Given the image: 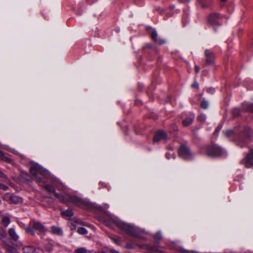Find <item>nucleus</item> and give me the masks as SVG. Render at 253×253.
<instances>
[{
  "label": "nucleus",
  "mask_w": 253,
  "mask_h": 253,
  "mask_svg": "<svg viewBox=\"0 0 253 253\" xmlns=\"http://www.w3.org/2000/svg\"><path fill=\"white\" fill-rule=\"evenodd\" d=\"M117 225L126 234L139 239L142 238V233L143 231L139 228L123 222H118Z\"/></svg>",
  "instance_id": "obj_1"
},
{
  "label": "nucleus",
  "mask_w": 253,
  "mask_h": 253,
  "mask_svg": "<svg viewBox=\"0 0 253 253\" xmlns=\"http://www.w3.org/2000/svg\"><path fill=\"white\" fill-rule=\"evenodd\" d=\"M55 197L60 202L64 204L68 205L73 204L79 207L85 205L84 201L77 196L55 193Z\"/></svg>",
  "instance_id": "obj_2"
},
{
  "label": "nucleus",
  "mask_w": 253,
  "mask_h": 253,
  "mask_svg": "<svg viewBox=\"0 0 253 253\" xmlns=\"http://www.w3.org/2000/svg\"><path fill=\"white\" fill-rule=\"evenodd\" d=\"M30 172L34 176L38 182L43 184L44 178L48 174V172L38 165H33L31 167Z\"/></svg>",
  "instance_id": "obj_3"
},
{
  "label": "nucleus",
  "mask_w": 253,
  "mask_h": 253,
  "mask_svg": "<svg viewBox=\"0 0 253 253\" xmlns=\"http://www.w3.org/2000/svg\"><path fill=\"white\" fill-rule=\"evenodd\" d=\"M207 153L210 156H220L224 153V150L221 147L215 144H212L207 148Z\"/></svg>",
  "instance_id": "obj_4"
},
{
  "label": "nucleus",
  "mask_w": 253,
  "mask_h": 253,
  "mask_svg": "<svg viewBox=\"0 0 253 253\" xmlns=\"http://www.w3.org/2000/svg\"><path fill=\"white\" fill-rule=\"evenodd\" d=\"M240 164L243 165L246 168H251L253 167V149L250 150L243 159L240 162Z\"/></svg>",
  "instance_id": "obj_5"
},
{
  "label": "nucleus",
  "mask_w": 253,
  "mask_h": 253,
  "mask_svg": "<svg viewBox=\"0 0 253 253\" xmlns=\"http://www.w3.org/2000/svg\"><path fill=\"white\" fill-rule=\"evenodd\" d=\"M252 135L253 133L252 131H250L249 133L241 134L239 137L237 145L241 147L246 146L249 142V139Z\"/></svg>",
  "instance_id": "obj_6"
},
{
  "label": "nucleus",
  "mask_w": 253,
  "mask_h": 253,
  "mask_svg": "<svg viewBox=\"0 0 253 253\" xmlns=\"http://www.w3.org/2000/svg\"><path fill=\"white\" fill-rule=\"evenodd\" d=\"M179 156L186 160H189L192 158V154L189 148L185 146H181L178 150Z\"/></svg>",
  "instance_id": "obj_7"
},
{
  "label": "nucleus",
  "mask_w": 253,
  "mask_h": 253,
  "mask_svg": "<svg viewBox=\"0 0 253 253\" xmlns=\"http://www.w3.org/2000/svg\"><path fill=\"white\" fill-rule=\"evenodd\" d=\"M206 62L207 65H212L214 62V55L210 49H206L205 51Z\"/></svg>",
  "instance_id": "obj_8"
},
{
  "label": "nucleus",
  "mask_w": 253,
  "mask_h": 253,
  "mask_svg": "<svg viewBox=\"0 0 253 253\" xmlns=\"http://www.w3.org/2000/svg\"><path fill=\"white\" fill-rule=\"evenodd\" d=\"M219 18L220 16L218 13L211 14L209 16V22L213 27L219 25L220 24L218 22V19H219Z\"/></svg>",
  "instance_id": "obj_9"
},
{
  "label": "nucleus",
  "mask_w": 253,
  "mask_h": 253,
  "mask_svg": "<svg viewBox=\"0 0 253 253\" xmlns=\"http://www.w3.org/2000/svg\"><path fill=\"white\" fill-rule=\"evenodd\" d=\"M167 138V134L163 130H160L156 133L153 139V142H157L161 140H166Z\"/></svg>",
  "instance_id": "obj_10"
},
{
  "label": "nucleus",
  "mask_w": 253,
  "mask_h": 253,
  "mask_svg": "<svg viewBox=\"0 0 253 253\" xmlns=\"http://www.w3.org/2000/svg\"><path fill=\"white\" fill-rule=\"evenodd\" d=\"M3 249L5 250V253H16L17 252L15 248L9 245L5 242H4Z\"/></svg>",
  "instance_id": "obj_11"
},
{
  "label": "nucleus",
  "mask_w": 253,
  "mask_h": 253,
  "mask_svg": "<svg viewBox=\"0 0 253 253\" xmlns=\"http://www.w3.org/2000/svg\"><path fill=\"white\" fill-rule=\"evenodd\" d=\"M33 227L34 229L41 233H44L46 231L44 226L40 222H34L33 224Z\"/></svg>",
  "instance_id": "obj_12"
},
{
  "label": "nucleus",
  "mask_w": 253,
  "mask_h": 253,
  "mask_svg": "<svg viewBox=\"0 0 253 253\" xmlns=\"http://www.w3.org/2000/svg\"><path fill=\"white\" fill-rule=\"evenodd\" d=\"M194 117V115L193 114H191L188 117L182 121L183 125L185 126H190L192 124Z\"/></svg>",
  "instance_id": "obj_13"
},
{
  "label": "nucleus",
  "mask_w": 253,
  "mask_h": 253,
  "mask_svg": "<svg viewBox=\"0 0 253 253\" xmlns=\"http://www.w3.org/2000/svg\"><path fill=\"white\" fill-rule=\"evenodd\" d=\"M8 234L10 238L14 241H17L19 239V236L14 228H10L8 230Z\"/></svg>",
  "instance_id": "obj_14"
},
{
  "label": "nucleus",
  "mask_w": 253,
  "mask_h": 253,
  "mask_svg": "<svg viewBox=\"0 0 253 253\" xmlns=\"http://www.w3.org/2000/svg\"><path fill=\"white\" fill-rule=\"evenodd\" d=\"M51 232L52 233L58 236H61L63 235V231L62 229L55 226H52L51 227Z\"/></svg>",
  "instance_id": "obj_15"
},
{
  "label": "nucleus",
  "mask_w": 253,
  "mask_h": 253,
  "mask_svg": "<svg viewBox=\"0 0 253 253\" xmlns=\"http://www.w3.org/2000/svg\"><path fill=\"white\" fill-rule=\"evenodd\" d=\"M10 202L12 203L18 204L22 202V199L16 195H11L9 198Z\"/></svg>",
  "instance_id": "obj_16"
},
{
  "label": "nucleus",
  "mask_w": 253,
  "mask_h": 253,
  "mask_svg": "<svg viewBox=\"0 0 253 253\" xmlns=\"http://www.w3.org/2000/svg\"><path fill=\"white\" fill-rule=\"evenodd\" d=\"M0 159L5 162L11 163L12 160L10 158L5 155L3 152L0 150Z\"/></svg>",
  "instance_id": "obj_17"
},
{
  "label": "nucleus",
  "mask_w": 253,
  "mask_h": 253,
  "mask_svg": "<svg viewBox=\"0 0 253 253\" xmlns=\"http://www.w3.org/2000/svg\"><path fill=\"white\" fill-rule=\"evenodd\" d=\"M174 8V6H171L169 7V8L167 9H164L163 8H159V9L158 10L160 11L161 14H162L163 13H166L167 14H168L169 15V16H171L173 15V13H171L169 12V11L173 9Z\"/></svg>",
  "instance_id": "obj_18"
},
{
  "label": "nucleus",
  "mask_w": 253,
  "mask_h": 253,
  "mask_svg": "<svg viewBox=\"0 0 253 253\" xmlns=\"http://www.w3.org/2000/svg\"><path fill=\"white\" fill-rule=\"evenodd\" d=\"M34 251V248L31 246H25L23 248V253H33Z\"/></svg>",
  "instance_id": "obj_19"
},
{
  "label": "nucleus",
  "mask_w": 253,
  "mask_h": 253,
  "mask_svg": "<svg viewBox=\"0 0 253 253\" xmlns=\"http://www.w3.org/2000/svg\"><path fill=\"white\" fill-rule=\"evenodd\" d=\"M61 214L63 216L71 217L73 215V211L71 209H67L66 211H62Z\"/></svg>",
  "instance_id": "obj_20"
},
{
  "label": "nucleus",
  "mask_w": 253,
  "mask_h": 253,
  "mask_svg": "<svg viewBox=\"0 0 253 253\" xmlns=\"http://www.w3.org/2000/svg\"><path fill=\"white\" fill-rule=\"evenodd\" d=\"M11 220L9 217L7 216H4L3 217L1 220V223L4 226L7 227L10 223Z\"/></svg>",
  "instance_id": "obj_21"
},
{
  "label": "nucleus",
  "mask_w": 253,
  "mask_h": 253,
  "mask_svg": "<svg viewBox=\"0 0 253 253\" xmlns=\"http://www.w3.org/2000/svg\"><path fill=\"white\" fill-rule=\"evenodd\" d=\"M43 187L48 192L53 193L55 196V193H57L55 192L54 187L53 186H52V185L45 184V185H43Z\"/></svg>",
  "instance_id": "obj_22"
},
{
  "label": "nucleus",
  "mask_w": 253,
  "mask_h": 253,
  "mask_svg": "<svg viewBox=\"0 0 253 253\" xmlns=\"http://www.w3.org/2000/svg\"><path fill=\"white\" fill-rule=\"evenodd\" d=\"M244 108L247 111L253 113V104L252 103H246L244 105Z\"/></svg>",
  "instance_id": "obj_23"
},
{
  "label": "nucleus",
  "mask_w": 253,
  "mask_h": 253,
  "mask_svg": "<svg viewBox=\"0 0 253 253\" xmlns=\"http://www.w3.org/2000/svg\"><path fill=\"white\" fill-rule=\"evenodd\" d=\"M153 238L156 242H160L162 239V236L161 232H158L156 233L154 235Z\"/></svg>",
  "instance_id": "obj_24"
},
{
  "label": "nucleus",
  "mask_w": 253,
  "mask_h": 253,
  "mask_svg": "<svg viewBox=\"0 0 253 253\" xmlns=\"http://www.w3.org/2000/svg\"><path fill=\"white\" fill-rule=\"evenodd\" d=\"M6 236V233L4 232L2 227H0V240L4 243V239Z\"/></svg>",
  "instance_id": "obj_25"
},
{
  "label": "nucleus",
  "mask_w": 253,
  "mask_h": 253,
  "mask_svg": "<svg viewBox=\"0 0 253 253\" xmlns=\"http://www.w3.org/2000/svg\"><path fill=\"white\" fill-rule=\"evenodd\" d=\"M209 106V102L207 100H203L201 101L200 106L204 109H207L208 108Z\"/></svg>",
  "instance_id": "obj_26"
},
{
  "label": "nucleus",
  "mask_w": 253,
  "mask_h": 253,
  "mask_svg": "<svg viewBox=\"0 0 253 253\" xmlns=\"http://www.w3.org/2000/svg\"><path fill=\"white\" fill-rule=\"evenodd\" d=\"M77 232L79 234L81 235H85L88 233L87 230L84 228V227H79L77 229Z\"/></svg>",
  "instance_id": "obj_27"
},
{
  "label": "nucleus",
  "mask_w": 253,
  "mask_h": 253,
  "mask_svg": "<svg viewBox=\"0 0 253 253\" xmlns=\"http://www.w3.org/2000/svg\"><path fill=\"white\" fill-rule=\"evenodd\" d=\"M25 231L27 233H28L29 234H30L32 236L35 235V232L34 231L33 229L32 228H31V227H29V226L26 227L25 228Z\"/></svg>",
  "instance_id": "obj_28"
},
{
  "label": "nucleus",
  "mask_w": 253,
  "mask_h": 253,
  "mask_svg": "<svg viewBox=\"0 0 253 253\" xmlns=\"http://www.w3.org/2000/svg\"><path fill=\"white\" fill-rule=\"evenodd\" d=\"M235 132L234 130L229 129L227 130L224 132V134L226 137H230L234 135Z\"/></svg>",
  "instance_id": "obj_29"
},
{
  "label": "nucleus",
  "mask_w": 253,
  "mask_h": 253,
  "mask_svg": "<svg viewBox=\"0 0 253 253\" xmlns=\"http://www.w3.org/2000/svg\"><path fill=\"white\" fill-rule=\"evenodd\" d=\"M198 1L203 8L208 7L210 6V3L205 0H198Z\"/></svg>",
  "instance_id": "obj_30"
},
{
  "label": "nucleus",
  "mask_w": 253,
  "mask_h": 253,
  "mask_svg": "<svg viewBox=\"0 0 253 253\" xmlns=\"http://www.w3.org/2000/svg\"><path fill=\"white\" fill-rule=\"evenodd\" d=\"M151 38L156 42L158 41V33L155 30H154L151 34Z\"/></svg>",
  "instance_id": "obj_31"
},
{
  "label": "nucleus",
  "mask_w": 253,
  "mask_h": 253,
  "mask_svg": "<svg viewBox=\"0 0 253 253\" xmlns=\"http://www.w3.org/2000/svg\"><path fill=\"white\" fill-rule=\"evenodd\" d=\"M0 177L3 179L4 181L5 182H8L9 181L7 176L3 173L2 171L0 172Z\"/></svg>",
  "instance_id": "obj_32"
},
{
  "label": "nucleus",
  "mask_w": 253,
  "mask_h": 253,
  "mask_svg": "<svg viewBox=\"0 0 253 253\" xmlns=\"http://www.w3.org/2000/svg\"><path fill=\"white\" fill-rule=\"evenodd\" d=\"M75 253H87L86 249L84 248H80L75 251Z\"/></svg>",
  "instance_id": "obj_33"
},
{
  "label": "nucleus",
  "mask_w": 253,
  "mask_h": 253,
  "mask_svg": "<svg viewBox=\"0 0 253 253\" xmlns=\"http://www.w3.org/2000/svg\"><path fill=\"white\" fill-rule=\"evenodd\" d=\"M232 114L234 117H237L240 115V111L238 108H235L232 110Z\"/></svg>",
  "instance_id": "obj_34"
},
{
  "label": "nucleus",
  "mask_w": 253,
  "mask_h": 253,
  "mask_svg": "<svg viewBox=\"0 0 253 253\" xmlns=\"http://www.w3.org/2000/svg\"><path fill=\"white\" fill-rule=\"evenodd\" d=\"M206 116L205 114H201L198 117V120L200 122H205L206 120Z\"/></svg>",
  "instance_id": "obj_35"
},
{
  "label": "nucleus",
  "mask_w": 253,
  "mask_h": 253,
  "mask_svg": "<svg viewBox=\"0 0 253 253\" xmlns=\"http://www.w3.org/2000/svg\"><path fill=\"white\" fill-rule=\"evenodd\" d=\"M166 157L168 159H170V158L174 159L175 156L173 154H171L170 153H167L166 154Z\"/></svg>",
  "instance_id": "obj_36"
},
{
  "label": "nucleus",
  "mask_w": 253,
  "mask_h": 253,
  "mask_svg": "<svg viewBox=\"0 0 253 253\" xmlns=\"http://www.w3.org/2000/svg\"><path fill=\"white\" fill-rule=\"evenodd\" d=\"M112 240L117 245H121L122 244V241L120 238H112Z\"/></svg>",
  "instance_id": "obj_37"
},
{
  "label": "nucleus",
  "mask_w": 253,
  "mask_h": 253,
  "mask_svg": "<svg viewBox=\"0 0 253 253\" xmlns=\"http://www.w3.org/2000/svg\"><path fill=\"white\" fill-rule=\"evenodd\" d=\"M0 189L6 191L8 189V187L2 183H0Z\"/></svg>",
  "instance_id": "obj_38"
},
{
  "label": "nucleus",
  "mask_w": 253,
  "mask_h": 253,
  "mask_svg": "<svg viewBox=\"0 0 253 253\" xmlns=\"http://www.w3.org/2000/svg\"><path fill=\"white\" fill-rule=\"evenodd\" d=\"M156 42L159 45H162L165 44L166 43V41L163 39H158V41Z\"/></svg>",
  "instance_id": "obj_39"
},
{
  "label": "nucleus",
  "mask_w": 253,
  "mask_h": 253,
  "mask_svg": "<svg viewBox=\"0 0 253 253\" xmlns=\"http://www.w3.org/2000/svg\"><path fill=\"white\" fill-rule=\"evenodd\" d=\"M147 249L153 251H159L157 247L148 246Z\"/></svg>",
  "instance_id": "obj_40"
},
{
  "label": "nucleus",
  "mask_w": 253,
  "mask_h": 253,
  "mask_svg": "<svg viewBox=\"0 0 253 253\" xmlns=\"http://www.w3.org/2000/svg\"><path fill=\"white\" fill-rule=\"evenodd\" d=\"M221 126H217V127L216 128V130H215V131L214 132V135H217L218 132L221 130Z\"/></svg>",
  "instance_id": "obj_41"
},
{
  "label": "nucleus",
  "mask_w": 253,
  "mask_h": 253,
  "mask_svg": "<svg viewBox=\"0 0 253 253\" xmlns=\"http://www.w3.org/2000/svg\"><path fill=\"white\" fill-rule=\"evenodd\" d=\"M192 87L193 88H198L199 87V84L197 82H194L193 84L192 85Z\"/></svg>",
  "instance_id": "obj_42"
},
{
  "label": "nucleus",
  "mask_w": 253,
  "mask_h": 253,
  "mask_svg": "<svg viewBox=\"0 0 253 253\" xmlns=\"http://www.w3.org/2000/svg\"><path fill=\"white\" fill-rule=\"evenodd\" d=\"M195 72L196 74H198L200 72V68L198 66H195Z\"/></svg>",
  "instance_id": "obj_43"
},
{
  "label": "nucleus",
  "mask_w": 253,
  "mask_h": 253,
  "mask_svg": "<svg viewBox=\"0 0 253 253\" xmlns=\"http://www.w3.org/2000/svg\"><path fill=\"white\" fill-rule=\"evenodd\" d=\"M181 251L182 252H184V253H194V251H188V250H181Z\"/></svg>",
  "instance_id": "obj_44"
},
{
  "label": "nucleus",
  "mask_w": 253,
  "mask_h": 253,
  "mask_svg": "<svg viewBox=\"0 0 253 253\" xmlns=\"http://www.w3.org/2000/svg\"><path fill=\"white\" fill-rule=\"evenodd\" d=\"M215 91V90L214 88H210L209 90H208V92L209 93H214Z\"/></svg>",
  "instance_id": "obj_45"
},
{
  "label": "nucleus",
  "mask_w": 253,
  "mask_h": 253,
  "mask_svg": "<svg viewBox=\"0 0 253 253\" xmlns=\"http://www.w3.org/2000/svg\"><path fill=\"white\" fill-rule=\"evenodd\" d=\"M126 247L128 249H132V246L131 245H130V244L126 245Z\"/></svg>",
  "instance_id": "obj_46"
},
{
  "label": "nucleus",
  "mask_w": 253,
  "mask_h": 253,
  "mask_svg": "<svg viewBox=\"0 0 253 253\" xmlns=\"http://www.w3.org/2000/svg\"><path fill=\"white\" fill-rule=\"evenodd\" d=\"M76 228V226L74 224H73L71 226V228L72 230H74Z\"/></svg>",
  "instance_id": "obj_47"
},
{
  "label": "nucleus",
  "mask_w": 253,
  "mask_h": 253,
  "mask_svg": "<svg viewBox=\"0 0 253 253\" xmlns=\"http://www.w3.org/2000/svg\"><path fill=\"white\" fill-rule=\"evenodd\" d=\"M147 47L149 48H151L152 47V45L150 43H148L146 45Z\"/></svg>",
  "instance_id": "obj_48"
},
{
  "label": "nucleus",
  "mask_w": 253,
  "mask_h": 253,
  "mask_svg": "<svg viewBox=\"0 0 253 253\" xmlns=\"http://www.w3.org/2000/svg\"><path fill=\"white\" fill-rule=\"evenodd\" d=\"M175 126L176 128H174V130H176V128H177V126Z\"/></svg>",
  "instance_id": "obj_49"
},
{
  "label": "nucleus",
  "mask_w": 253,
  "mask_h": 253,
  "mask_svg": "<svg viewBox=\"0 0 253 253\" xmlns=\"http://www.w3.org/2000/svg\"><path fill=\"white\" fill-rule=\"evenodd\" d=\"M222 1H225L226 0H221Z\"/></svg>",
  "instance_id": "obj_50"
},
{
  "label": "nucleus",
  "mask_w": 253,
  "mask_h": 253,
  "mask_svg": "<svg viewBox=\"0 0 253 253\" xmlns=\"http://www.w3.org/2000/svg\"><path fill=\"white\" fill-rule=\"evenodd\" d=\"M1 203V200L0 199V203Z\"/></svg>",
  "instance_id": "obj_51"
}]
</instances>
